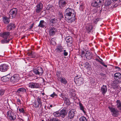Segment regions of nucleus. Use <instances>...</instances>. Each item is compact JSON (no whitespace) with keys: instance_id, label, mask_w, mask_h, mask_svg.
<instances>
[{"instance_id":"3c124183","label":"nucleus","mask_w":121,"mask_h":121,"mask_svg":"<svg viewBox=\"0 0 121 121\" xmlns=\"http://www.w3.org/2000/svg\"><path fill=\"white\" fill-rule=\"evenodd\" d=\"M84 6L82 5V4L81 5H80V8L81 10H82L83 9H84Z\"/></svg>"},{"instance_id":"2f4dec72","label":"nucleus","mask_w":121,"mask_h":121,"mask_svg":"<svg viewBox=\"0 0 121 121\" xmlns=\"http://www.w3.org/2000/svg\"><path fill=\"white\" fill-rule=\"evenodd\" d=\"M56 39L55 38H52L50 41V44L52 45H56V43L55 41Z\"/></svg>"},{"instance_id":"5fc2aeb1","label":"nucleus","mask_w":121,"mask_h":121,"mask_svg":"<svg viewBox=\"0 0 121 121\" xmlns=\"http://www.w3.org/2000/svg\"><path fill=\"white\" fill-rule=\"evenodd\" d=\"M115 69H117V70L118 71H120L121 70V69L117 66H116L115 67Z\"/></svg>"},{"instance_id":"20e7f679","label":"nucleus","mask_w":121,"mask_h":121,"mask_svg":"<svg viewBox=\"0 0 121 121\" xmlns=\"http://www.w3.org/2000/svg\"><path fill=\"white\" fill-rule=\"evenodd\" d=\"M108 108L111 112L113 116L117 117L118 116L119 111L117 109L110 106H109Z\"/></svg>"},{"instance_id":"0eeeda50","label":"nucleus","mask_w":121,"mask_h":121,"mask_svg":"<svg viewBox=\"0 0 121 121\" xmlns=\"http://www.w3.org/2000/svg\"><path fill=\"white\" fill-rule=\"evenodd\" d=\"M34 72L36 75H41L43 73V71L41 67H39L38 68L34 69L33 70Z\"/></svg>"},{"instance_id":"680f3d73","label":"nucleus","mask_w":121,"mask_h":121,"mask_svg":"<svg viewBox=\"0 0 121 121\" xmlns=\"http://www.w3.org/2000/svg\"><path fill=\"white\" fill-rule=\"evenodd\" d=\"M17 101L20 103L21 102V101L20 99H18L17 100Z\"/></svg>"},{"instance_id":"6e6d98bb","label":"nucleus","mask_w":121,"mask_h":121,"mask_svg":"<svg viewBox=\"0 0 121 121\" xmlns=\"http://www.w3.org/2000/svg\"><path fill=\"white\" fill-rule=\"evenodd\" d=\"M100 75L101 76H103L105 75V74L103 73H100Z\"/></svg>"},{"instance_id":"774afa93","label":"nucleus","mask_w":121,"mask_h":121,"mask_svg":"<svg viewBox=\"0 0 121 121\" xmlns=\"http://www.w3.org/2000/svg\"><path fill=\"white\" fill-rule=\"evenodd\" d=\"M101 10H99V13H101Z\"/></svg>"},{"instance_id":"79ce46f5","label":"nucleus","mask_w":121,"mask_h":121,"mask_svg":"<svg viewBox=\"0 0 121 121\" xmlns=\"http://www.w3.org/2000/svg\"><path fill=\"white\" fill-rule=\"evenodd\" d=\"M5 90L3 89H0V96H1L4 93Z\"/></svg>"},{"instance_id":"0e129e2a","label":"nucleus","mask_w":121,"mask_h":121,"mask_svg":"<svg viewBox=\"0 0 121 121\" xmlns=\"http://www.w3.org/2000/svg\"><path fill=\"white\" fill-rule=\"evenodd\" d=\"M112 0L113 1V2H115V1H117L118 0Z\"/></svg>"},{"instance_id":"c756f323","label":"nucleus","mask_w":121,"mask_h":121,"mask_svg":"<svg viewBox=\"0 0 121 121\" xmlns=\"http://www.w3.org/2000/svg\"><path fill=\"white\" fill-rule=\"evenodd\" d=\"M91 5L92 6L95 7H100V5L98 3V2L97 1H95L94 2L92 3L91 4Z\"/></svg>"},{"instance_id":"423d86ee","label":"nucleus","mask_w":121,"mask_h":121,"mask_svg":"<svg viewBox=\"0 0 121 121\" xmlns=\"http://www.w3.org/2000/svg\"><path fill=\"white\" fill-rule=\"evenodd\" d=\"M9 66L5 64H2L0 65V71L2 72L7 71L9 69Z\"/></svg>"},{"instance_id":"a18cd8bd","label":"nucleus","mask_w":121,"mask_h":121,"mask_svg":"<svg viewBox=\"0 0 121 121\" xmlns=\"http://www.w3.org/2000/svg\"><path fill=\"white\" fill-rule=\"evenodd\" d=\"M78 78L79 79L78 80V82H80V83H81V84L83 83V78Z\"/></svg>"},{"instance_id":"603ef678","label":"nucleus","mask_w":121,"mask_h":121,"mask_svg":"<svg viewBox=\"0 0 121 121\" xmlns=\"http://www.w3.org/2000/svg\"><path fill=\"white\" fill-rule=\"evenodd\" d=\"M60 72L59 71L57 72L56 75L57 77L58 78L60 77Z\"/></svg>"},{"instance_id":"7c9ffc66","label":"nucleus","mask_w":121,"mask_h":121,"mask_svg":"<svg viewBox=\"0 0 121 121\" xmlns=\"http://www.w3.org/2000/svg\"><path fill=\"white\" fill-rule=\"evenodd\" d=\"M112 3V1L110 0H106L104 3V5L105 6H109Z\"/></svg>"},{"instance_id":"e2e57ef3","label":"nucleus","mask_w":121,"mask_h":121,"mask_svg":"<svg viewBox=\"0 0 121 121\" xmlns=\"http://www.w3.org/2000/svg\"><path fill=\"white\" fill-rule=\"evenodd\" d=\"M99 18H97L95 22H98L99 20Z\"/></svg>"},{"instance_id":"c85d7f7f","label":"nucleus","mask_w":121,"mask_h":121,"mask_svg":"<svg viewBox=\"0 0 121 121\" xmlns=\"http://www.w3.org/2000/svg\"><path fill=\"white\" fill-rule=\"evenodd\" d=\"M57 20L55 18L52 19L50 21V24L51 25H52L53 24L56 23Z\"/></svg>"},{"instance_id":"dca6fc26","label":"nucleus","mask_w":121,"mask_h":121,"mask_svg":"<svg viewBox=\"0 0 121 121\" xmlns=\"http://www.w3.org/2000/svg\"><path fill=\"white\" fill-rule=\"evenodd\" d=\"M60 116L64 118L67 115V112L65 109H63L59 111Z\"/></svg>"},{"instance_id":"4d7b16f0","label":"nucleus","mask_w":121,"mask_h":121,"mask_svg":"<svg viewBox=\"0 0 121 121\" xmlns=\"http://www.w3.org/2000/svg\"><path fill=\"white\" fill-rule=\"evenodd\" d=\"M52 107V105H51L50 106V107H47V108L48 109H50V107H51V108Z\"/></svg>"},{"instance_id":"69168bd1","label":"nucleus","mask_w":121,"mask_h":121,"mask_svg":"<svg viewBox=\"0 0 121 121\" xmlns=\"http://www.w3.org/2000/svg\"><path fill=\"white\" fill-rule=\"evenodd\" d=\"M48 19H49V20L50 19V17L49 16V17L48 16Z\"/></svg>"},{"instance_id":"13d9d810","label":"nucleus","mask_w":121,"mask_h":121,"mask_svg":"<svg viewBox=\"0 0 121 121\" xmlns=\"http://www.w3.org/2000/svg\"><path fill=\"white\" fill-rule=\"evenodd\" d=\"M95 60L96 61H98V62H99L100 63V62H101V61H100L98 59H97V58H96L95 59Z\"/></svg>"},{"instance_id":"39448f33","label":"nucleus","mask_w":121,"mask_h":121,"mask_svg":"<svg viewBox=\"0 0 121 121\" xmlns=\"http://www.w3.org/2000/svg\"><path fill=\"white\" fill-rule=\"evenodd\" d=\"M7 116L10 120L13 121L16 119L15 116L14 115V113L11 111H8L7 113Z\"/></svg>"},{"instance_id":"a19ab883","label":"nucleus","mask_w":121,"mask_h":121,"mask_svg":"<svg viewBox=\"0 0 121 121\" xmlns=\"http://www.w3.org/2000/svg\"><path fill=\"white\" fill-rule=\"evenodd\" d=\"M97 2H98V3L99 4V5L100 6L102 4V3L104 2V0H96Z\"/></svg>"},{"instance_id":"393cba45","label":"nucleus","mask_w":121,"mask_h":121,"mask_svg":"<svg viewBox=\"0 0 121 121\" xmlns=\"http://www.w3.org/2000/svg\"><path fill=\"white\" fill-rule=\"evenodd\" d=\"M63 48L61 46H58L56 48L55 50L57 52L59 53L62 52L63 50Z\"/></svg>"},{"instance_id":"72a5a7b5","label":"nucleus","mask_w":121,"mask_h":121,"mask_svg":"<svg viewBox=\"0 0 121 121\" xmlns=\"http://www.w3.org/2000/svg\"><path fill=\"white\" fill-rule=\"evenodd\" d=\"M79 106H80V109L82 110L84 113L85 114L86 113V112L84 110V107L83 106L82 104L80 103H79Z\"/></svg>"},{"instance_id":"a878e982","label":"nucleus","mask_w":121,"mask_h":121,"mask_svg":"<svg viewBox=\"0 0 121 121\" xmlns=\"http://www.w3.org/2000/svg\"><path fill=\"white\" fill-rule=\"evenodd\" d=\"M116 103L117 108H118L119 110L121 111V101L119 100H117L116 101Z\"/></svg>"},{"instance_id":"473e14b6","label":"nucleus","mask_w":121,"mask_h":121,"mask_svg":"<svg viewBox=\"0 0 121 121\" xmlns=\"http://www.w3.org/2000/svg\"><path fill=\"white\" fill-rule=\"evenodd\" d=\"M60 79V81L62 83L65 85H66L67 83V81L65 78H61Z\"/></svg>"},{"instance_id":"de8ad7c7","label":"nucleus","mask_w":121,"mask_h":121,"mask_svg":"<svg viewBox=\"0 0 121 121\" xmlns=\"http://www.w3.org/2000/svg\"><path fill=\"white\" fill-rule=\"evenodd\" d=\"M64 52L63 53L64 55L65 56H66L68 55V53L66 51V50H63Z\"/></svg>"},{"instance_id":"09e8293b","label":"nucleus","mask_w":121,"mask_h":121,"mask_svg":"<svg viewBox=\"0 0 121 121\" xmlns=\"http://www.w3.org/2000/svg\"><path fill=\"white\" fill-rule=\"evenodd\" d=\"M19 111L21 112H22L23 113H24V109L22 108H21V109H19Z\"/></svg>"},{"instance_id":"c03bdc74","label":"nucleus","mask_w":121,"mask_h":121,"mask_svg":"<svg viewBox=\"0 0 121 121\" xmlns=\"http://www.w3.org/2000/svg\"><path fill=\"white\" fill-rule=\"evenodd\" d=\"M84 66L86 68H88L90 67V65L89 63L86 62L84 64Z\"/></svg>"},{"instance_id":"2eb2a0df","label":"nucleus","mask_w":121,"mask_h":121,"mask_svg":"<svg viewBox=\"0 0 121 121\" xmlns=\"http://www.w3.org/2000/svg\"><path fill=\"white\" fill-rule=\"evenodd\" d=\"M75 110L74 109H72L70 111L69 113L68 117L70 119L73 118L75 114Z\"/></svg>"},{"instance_id":"4be33fe9","label":"nucleus","mask_w":121,"mask_h":121,"mask_svg":"<svg viewBox=\"0 0 121 121\" xmlns=\"http://www.w3.org/2000/svg\"><path fill=\"white\" fill-rule=\"evenodd\" d=\"M114 77L115 79H121V74L119 73H116L114 74Z\"/></svg>"},{"instance_id":"f03ea898","label":"nucleus","mask_w":121,"mask_h":121,"mask_svg":"<svg viewBox=\"0 0 121 121\" xmlns=\"http://www.w3.org/2000/svg\"><path fill=\"white\" fill-rule=\"evenodd\" d=\"M17 13V8H14L11 9L8 13L9 18L13 19L15 17Z\"/></svg>"},{"instance_id":"5701e85b","label":"nucleus","mask_w":121,"mask_h":121,"mask_svg":"<svg viewBox=\"0 0 121 121\" xmlns=\"http://www.w3.org/2000/svg\"><path fill=\"white\" fill-rule=\"evenodd\" d=\"M93 28L92 25L90 24L88 25L86 27V30L88 33L91 32Z\"/></svg>"},{"instance_id":"338daca9","label":"nucleus","mask_w":121,"mask_h":121,"mask_svg":"<svg viewBox=\"0 0 121 121\" xmlns=\"http://www.w3.org/2000/svg\"><path fill=\"white\" fill-rule=\"evenodd\" d=\"M42 94L43 95H45V93H42Z\"/></svg>"},{"instance_id":"f257e3e1","label":"nucleus","mask_w":121,"mask_h":121,"mask_svg":"<svg viewBox=\"0 0 121 121\" xmlns=\"http://www.w3.org/2000/svg\"><path fill=\"white\" fill-rule=\"evenodd\" d=\"M76 13L74 10L70 8H68L66 9L65 13V18L68 17L69 16H72V15H76Z\"/></svg>"},{"instance_id":"bb28decb","label":"nucleus","mask_w":121,"mask_h":121,"mask_svg":"<svg viewBox=\"0 0 121 121\" xmlns=\"http://www.w3.org/2000/svg\"><path fill=\"white\" fill-rule=\"evenodd\" d=\"M28 56H30V57L34 58L35 57L36 54L35 53L32 51H30L27 53Z\"/></svg>"},{"instance_id":"58836bf2","label":"nucleus","mask_w":121,"mask_h":121,"mask_svg":"<svg viewBox=\"0 0 121 121\" xmlns=\"http://www.w3.org/2000/svg\"><path fill=\"white\" fill-rule=\"evenodd\" d=\"M80 121H87L86 118L84 116L81 117L79 118Z\"/></svg>"},{"instance_id":"1a4fd4ad","label":"nucleus","mask_w":121,"mask_h":121,"mask_svg":"<svg viewBox=\"0 0 121 121\" xmlns=\"http://www.w3.org/2000/svg\"><path fill=\"white\" fill-rule=\"evenodd\" d=\"M50 113L46 112V121H59V120L56 118H50Z\"/></svg>"},{"instance_id":"052dcab7","label":"nucleus","mask_w":121,"mask_h":121,"mask_svg":"<svg viewBox=\"0 0 121 121\" xmlns=\"http://www.w3.org/2000/svg\"><path fill=\"white\" fill-rule=\"evenodd\" d=\"M34 26V24H32L30 26V29H31L33 27V26Z\"/></svg>"},{"instance_id":"6e6552de","label":"nucleus","mask_w":121,"mask_h":121,"mask_svg":"<svg viewBox=\"0 0 121 121\" xmlns=\"http://www.w3.org/2000/svg\"><path fill=\"white\" fill-rule=\"evenodd\" d=\"M75 16L72 15V16H69L65 18V20L69 23H71L75 21Z\"/></svg>"},{"instance_id":"f3484780","label":"nucleus","mask_w":121,"mask_h":121,"mask_svg":"<svg viewBox=\"0 0 121 121\" xmlns=\"http://www.w3.org/2000/svg\"><path fill=\"white\" fill-rule=\"evenodd\" d=\"M100 90L102 95H104L106 93L107 91V86L103 85L101 87Z\"/></svg>"},{"instance_id":"7ed1b4c3","label":"nucleus","mask_w":121,"mask_h":121,"mask_svg":"<svg viewBox=\"0 0 121 121\" xmlns=\"http://www.w3.org/2000/svg\"><path fill=\"white\" fill-rule=\"evenodd\" d=\"M20 79L18 74H15L12 76L10 79V82L11 84H16Z\"/></svg>"},{"instance_id":"412c9836","label":"nucleus","mask_w":121,"mask_h":121,"mask_svg":"<svg viewBox=\"0 0 121 121\" xmlns=\"http://www.w3.org/2000/svg\"><path fill=\"white\" fill-rule=\"evenodd\" d=\"M10 34L9 32H4L2 33L1 36L4 39H7Z\"/></svg>"},{"instance_id":"49530a36","label":"nucleus","mask_w":121,"mask_h":121,"mask_svg":"<svg viewBox=\"0 0 121 121\" xmlns=\"http://www.w3.org/2000/svg\"><path fill=\"white\" fill-rule=\"evenodd\" d=\"M37 102H38L39 104H40V106L41 105V103L40 100V99L39 98L37 99Z\"/></svg>"},{"instance_id":"ea45409f","label":"nucleus","mask_w":121,"mask_h":121,"mask_svg":"<svg viewBox=\"0 0 121 121\" xmlns=\"http://www.w3.org/2000/svg\"><path fill=\"white\" fill-rule=\"evenodd\" d=\"M34 105L35 107L36 108L39 107L40 106V104L36 101L35 102Z\"/></svg>"},{"instance_id":"864d4df0","label":"nucleus","mask_w":121,"mask_h":121,"mask_svg":"<svg viewBox=\"0 0 121 121\" xmlns=\"http://www.w3.org/2000/svg\"><path fill=\"white\" fill-rule=\"evenodd\" d=\"M60 19L61 20V19H63V18H64V16L62 14H60Z\"/></svg>"},{"instance_id":"e433bc0d","label":"nucleus","mask_w":121,"mask_h":121,"mask_svg":"<svg viewBox=\"0 0 121 121\" xmlns=\"http://www.w3.org/2000/svg\"><path fill=\"white\" fill-rule=\"evenodd\" d=\"M53 114L54 116L56 117H58L60 116L59 111H56L54 112Z\"/></svg>"},{"instance_id":"f704fd0d","label":"nucleus","mask_w":121,"mask_h":121,"mask_svg":"<svg viewBox=\"0 0 121 121\" xmlns=\"http://www.w3.org/2000/svg\"><path fill=\"white\" fill-rule=\"evenodd\" d=\"M44 22L43 20L40 21L38 26L40 27H44L45 26V25H43Z\"/></svg>"},{"instance_id":"9d476101","label":"nucleus","mask_w":121,"mask_h":121,"mask_svg":"<svg viewBox=\"0 0 121 121\" xmlns=\"http://www.w3.org/2000/svg\"><path fill=\"white\" fill-rule=\"evenodd\" d=\"M65 39L68 45L69 46H71L72 45V43L73 41L72 38L70 36H69L66 37Z\"/></svg>"},{"instance_id":"aec40b11","label":"nucleus","mask_w":121,"mask_h":121,"mask_svg":"<svg viewBox=\"0 0 121 121\" xmlns=\"http://www.w3.org/2000/svg\"><path fill=\"white\" fill-rule=\"evenodd\" d=\"M29 86L31 88H37L39 87V86L38 83H32L29 85Z\"/></svg>"},{"instance_id":"4c0bfd02","label":"nucleus","mask_w":121,"mask_h":121,"mask_svg":"<svg viewBox=\"0 0 121 121\" xmlns=\"http://www.w3.org/2000/svg\"><path fill=\"white\" fill-rule=\"evenodd\" d=\"M52 6L50 5H47L46 8V10H48V12H50V10L52 9Z\"/></svg>"},{"instance_id":"b1692460","label":"nucleus","mask_w":121,"mask_h":121,"mask_svg":"<svg viewBox=\"0 0 121 121\" xmlns=\"http://www.w3.org/2000/svg\"><path fill=\"white\" fill-rule=\"evenodd\" d=\"M9 74H10L6 76L2 77L1 78V80L4 82H6L8 81L9 79V77H8V76Z\"/></svg>"},{"instance_id":"9b49d317","label":"nucleus","mask_w":121,"mask_h":121,"mask_svg":"<svg viewBox=\"0 0 121 121\" xmlns=\"http://www.w3.org/2000/svg\"><path fill=\"white\" fill-rule=\"evenodd\" d=\"M27 89L26 87H22L18 89L16 91V92L18 94L24 93L26 92Z\"/></svg>"},{"instance_id":"6ab92c4d","label":"nucleus","mask_w":121,"mask_h":121,"mask_svg":"<svg viewBox=\"0 0 121 121\" xmlns=\"http://www.w3.org/2000/svg\"><path fill=\"white\" fill-rule=\"evenodd\" d=\"M15 26V25L13 23H10L8 24L6 27V29L8 30L14 29Z\"/></svg>"},{"instance_id":"37998d69","label":"nucleus","mask_w":121,"mask_h":121,"mask_svg":"<svg viewBox=\"0 0 121 121\" xmlns=\"http://www.w3.org/2000/svg\"><path fill=\"white\" fill-rule=\"evenodd\" d=\"M99 59H100L101 60V62H100V63L103 66H104L105 67H107V65H105L104 64V62H103V60L101 59L100 57H99Z\"/></svg>"},{"instance_id":"4468645a","label":"nucleus","mask_w":121,"mask_h":121,"mask_svg":"<svg viewBox=\"0 0 121 121\" xmlns=\"http://www.w3.org/2000/svg\"><path fill=\"white\" fill-rule=\"evenodd\" d=\"M85 56L86 59L88 60L91 59L92 56V54L91 52L87 51L85 54Z\"/></svg>"},{"instance_id":"bf43d9fd","label":"nucleus","mask_w":121,"mask_h":121,"mask_svg":"<svg viewBox=\"0 0 121 121\" xmlns=\"http://www.w3.org/2000/svg\"><path fill=\"white\" fill-rule=\"evenodd\" d=\"M85 54V52L84 51H82L81 54L82 55H84Z\"/></svg>"},{"instance_id":"cd10ccee","label":"nucleus","mask_w":121,"mask_h":121,"mask_svg":"<svg viewBox=\"0 0 121 121\" xmlns=\"http://www.w3.org/2000/svg\"><path fill=\"white\" fill-rule=\"evenodd\" d=\"M3 20L4 23L6 24L9 23L10 22V20L9 18H8L6 17H3Z\"/></svg>"},{"instance_id":"ddd939ff","label":"nucleus","mask_w":121,"mask_h":121,"mask_svg":"<svg viewBox=\"0 0 121 121\" xmlns=\"http://www.w3.org/2000/svg\"><path fill=\"white\" fill-rule=\"evenodd\" d=\"M36 7V12L37 13H39L42 10L43 5L41 3H39L38 4Z\"/></svg>"},{"instance_id":"f8f14e48","label":"nucleus","mask_w":121,"mask_h":121,"mask_svg":"<svg viewBox=\"0 0 121 121\" xmlns=\"http://www.w3.org/2000/svg\"><path fill=\"white\" fill-rule=\"evenodd\" d=\"M68 0H59V4L60 7H64L67 3Z\"/></svg>"},{"instance_id":"c9c22d12","label":"nucleus","mask_w":121,"mask_h":121,"mask_svg":"<svg viewBox=\"0 0 121 121\" xmlns=\"http://www.w3.org/2000/svg\"><path fill=\"white\" fill-rule=\"evenodd\" d=\"M7 39H4L2 40L1 41V43H8L9 41H10L11 39H8V40Z\"/></svg>"},{"instance_id":"8fccbe9b","label":"nucleus","mask_w":121,"mask_h":121,"mask_svg":"<svg viewBox=\"0 0 121 121\" xmlns=\"http://www.w3.org/2000/svg\"><path fill=\"white\" fill-rule=\"evenodd\" d=\"M50 96L51 97H53L55 96H57V95L56 94L55 92H53V93L50 95Z\"/></svg>"},{"instance_id":"a211bd4d","label":"nucleus","mask_w":121,"mask_h":121,"mask_svg":"<svg viewBox=\"0 0 121 121\" xmlns=\"http://www.w3.org/2000/svg\"><path fill=\"white\" fill-rule=\"evenodd\" d=\"M57 31V30L56 28L54 27L52 28L49 31L50 35V36H53Z\"/></svg>"}]
</instances>
